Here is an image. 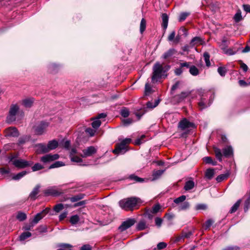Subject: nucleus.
Here are the masks:
<instances>
[{"label":"nucleus","instance_id":"69168bd1","mask_svg":"<svg viewBox=\"0 0 250 250\" xmlns=\"http://www.w3.org/2000/svg\"><path fill=\"white\" fill-rule=\"evenodd\" d=\"M162 222H163V220L162 218H161L160 217H156L155 218V225L158 227L159 228L161 226Z\"/></svg>","mask_w":250,"mask_h":250},{"label":"nucleus","instance_id":"393cba45","mask_svg":"<svg viewBox=\"0 0 250 250\" xmlns=\"http://www.w3.org/2000/svg\"><path fill=\"white\" fill-rule=\"evenodd\" d=\"M47 146L50 151L52 150L55 149L58 147V142L55 140L50 141L47 144Z\"/></svg>","mask_w":250,"mask_h":250},{"label":"nucleus","instance_id":"e433bc0d","mask_svg":"<svg viewBox=\"0 0 250 250\" xmlns=\"http://www.w3.org/2000/svg\"><path fill=\"white\" fill-rule=\"evenodd\" d=\"M164 170H158L154 171L152 173V177L153 180H156L159 178L164 173Z\"/></svg>","mask_w":250,"mask_h":250},{"label":"nucleus","instance_id":"bf43d9fd","mask_svg":"<svg viewBox=\"0 0 250 250\" xmlns=\"http://www.w3.org/2000/svg\"><path fill=\"white\" fill-rule=\"evenodd\" d=\"M63 208H64V207H63V204L60 203V204H58L56 205L54 207V208L53 209H54V210L55 211H56V212H59L61 210H62Z\"/></svg>","mask_w":250,"mask_h":250},{"label":"nucleus","instance_id":"774afa93","mask_svg":"<svg viewBox=\"0 0 250 250\" xmlns=\"http://www.w3.org/2000/svg\"><path fill=\"white\" fill-rule=\"evenodd\" d=\"M239 248L236 246H228L222 250H239Z\"/></svg>","mask_w":250,"mask_h":250},{"label":"nucleus","instance_id":"13d9d810","mask_svg":"<svg viewBox=\"0 0 250 250\" xmlns=\"http://www.w3.org/2000/svg\"><path fill=\"white\" fill-rule=\"evenodd\" d=\"M186 199V196L185 195H182L176 199H174V202L176 204H179L184 202Z\"/></svg>","mask_w":250,"mask_h":250},{"label":"nucleus","instance_id":"4be33fe9","mask_svg":"<svg viewBox=\"0 0 250 250\" xmlns=\"http://www.w3.org/2000/svg\"><path fill=\"white\" fill-rule=\"evenodd\" d=\"M176 52L177 51L175 49L170 48L163 54L162 58L164 59H167L171 57L173 55L176 54Z\"/></svg>","mask_w":250,"mask_h":250},{"label":"nucleus","instance_id":"bb28decb","mask_svg":"<svg viewBox=\"0 0 250 250\" xmlns=\"http://www.w3.org/2000/svg\"><path fill=\"white\" fill-rule=\"evenodd\" d=\"M195 184L193 181L189 180L186 182L184 186V189L186 190H189L194 187Z\"/></svg>","mask_w":250,"mask_h":250},{"label":"nucleus","instance_id":"7ed1b4c3","mask_svg":"<svg viewBox=\"0 0 250 250\" xmlns=\"http://www.w3.org/2000/svg\"><path fill=\"white\" fill-rule=\"evenodd\" d=\"M213 150L215 155V157L219 162L222 161L223 154L220 148L216 146L213 147ZM223 155L226 157L230 156L233 153L232 148L230 146H227L223 149Z\"/></svg>","mask_w":250,"mask_h":250},{"label":"nucleus","instance_id":"f704fd0d","mask_svg":"<svg viewBox=\"0 0 250 250\" xmlns=\"http://www.w3.org/2000/svg\"><path fill=\"white\" fill-rule=\"evenodd\" d=\"M159 103H160L159 100H155L154 104L153 103H152L151 102L149 101V102H147V103L146 104V107L148 108H150V109H153V108H155V107H156L159 104Z\"/></svg>","mask_w":250,"mask_h":250},{"label":"nucleus","instance_id":"6ab92c4d","mask_svg":"<svg viewBox=\"0 0 250 250\" xmlns=\"http://www.w3.org/2000/svg\"><path fill=\"white\" fill-rule=\"evenodd\" d=\"M162 26L164 30L167 27L168 22V17L166 13H163L162 15Z\"/></svg>","mask_w":250,"mask_h":250},{"label":"nucleus","instance_id":"2eb2a0df","mask_svg":"<svg viewBox=\"0 0 250 250\" xmlns=\"http://www.w3.org/2000/svg\"><path fill=\"white\" fill-rule=\"evenodd\" d=\"M59 158V155L58 154H49L41 157V160L42 162L46 163L57 160Z\"/></svg>","mask_w":250,"mask_h":250},{"label":"nucleus","instance_id":"680f3d73","mask_svg":"<svg viewBox=\"0 0 250 250\" xmlns=\"http://www.w3.org/2000/svg\"><path fill=\"white\" fill-rule=\"evenodd\" d=\"M85 132L89 135L90 136H93L96 132L95 129H92L91 128L88 127L85 129Z\"/></svg>","mask_w":250,"mask_h":250},{"label":"nucleus","instance_id":"a19ab883","mask_svg":"<svg viewBox=\"0 0 250 250\" xmlns=\"http://www.w3.org/2000/svg\"><path fill=\"white\" fill-rule=\"evenodd\" d=\"M128 178L131 180L134 181L135 182H143L144 181V179L143 178L139 177L134 174L129 175Z\"/></svg>","mask_w":250,"mask_h":250},{"label":"nucleus","instance_id":"79ce46f5","mask_svg":"<svg viewBox=\"0 0 250 250\" xmlns=\"http://www.w3.org/2000/svg\"><path fill=\"white\" fill-rule=\"evenodd\" d=\"M31 236V233L28 231L22 233L20 236V240L24 241Z\"/></svg>","mask_w":250,"mask_h":250},{"label":"nucleus","instance_id":"9d476101","mask_svg":"<svg viewBox=\"0 0 250 250\" xmlns=\"http://www.w3.org/2000/svg\"><path fill=\"white\" fill-rule=\"evenodd\" d=\"M136 222L134 218H130L123 222L121 225L119 227V229L121 231H123L132 226Z\"/></svg>","mask_w":250,"mask_h":250},{"label":"nucleus","instance_id":"423d86ee","mask_svg":"<svg viewBox=\"0 0 250 250\" xmlns=\"http://www.w3.org/2000/svg\"><path fill=\"white\" fill-rule=\"evenodd\" d=\"M13 158H10V160L12 161L13 165L18 168H24L31 166L33 163L31 161H27L23 159H19L13 161Z\"/></svg>","mask_w":250,"mask_h":250},{"label":"nucleus","instance_id":"c9c22d12","mask_svg":"<svg viewBox=\"0 0 250 250\" xmlns=\"http://www.w3.org/2000/svg\"><path fill=\"white\" fill-rule=\"evenodd\" d=\"M250 208V190L248 193V197L246 199L244 203V210L245 212H247Z\"/></svg>","mask_w":250,"mask_h":250},{"label":"nucleus","instance_id":"412c9836","mask_svg":"<svg viewBox=\"0 0 250 250\" xmlns=\"http://www.w3.org/2000/svg\"><path fill=\"white\" fill-rule=\"evenodd\" d=\"M38 148V151L41 153H45L49 151L47 145H46L43 144H38L37 145Z\"/></svg>","mask_w":250,"mask_h":250},{"label":"nucleus","instance_id":"052dcab7","mask_svg":"<svg viewBox=\"0 0 250 250\" xmlns=\"http://www.w3.org/2000/svg\"><path fill=\"white\" fill-rule=\"evenodd\" d=\"M59 68V65L55 64L52 63L49 65V69L50 72L54 73L55 72L56 70Z\"/></svg>","mask_w":250,"mask_h":250},{"label":"nucleus","instance_id":"3c124183","mask_svg":"<svg viewBox=\"0 0 250 250\" xmlns=\"http://www.w3.org/2000/svg\"><path fill=\"white\" fill-rule=\"evenodd\" d=\"M120 113L123 117L126 118L129 115V111L127 108L124 107L121 109Z\"/></svg>","mask_w":250,"mask_h":250},{"label":"nucleus","instance_id":"09e8293b","mask_svg":"<svg viewBox=\"0 0 250 250\" xmlns=\"http://www.w3.org/2000/svg\"><path fill=\"white\" fill-rule=\"evenodd\" d=\"M217 72L220 74V76L224 77L225 76L227 70L225 67H219L217 69Z\"/></svg>","mask_w":250,"mask_h":250},{"label":"nucleus","instance_id":"39448f33","mask_svg":"<svg viewBox=\"0 0 250 250\" xmlns=\"http://www.w3.org/2000/svg\"><path fill=\"white\" fill-rule=\"evenodd\" d=\"M20 109L19 106L17 104H12L10 106L9 114L6 117V122L10 123L16 120V115Z\"/></svg>","mask_w":250,"mask_h":250},{"label":"nucleus","instance_id":"dca6fc26","mask_svg":"<svg viewBox=\"0 0 250 250\" xmlns=\"http://www.w3.org/2000/svg\"><path fill=\"white\" fill-rule=\"evenodd\" d=\"M211 101L210 100H207L206 98L202 97L198 103L199 108L200 110H202L208 107L211 104Z\"/></svg>","mask_w":250,"mask_h":250},{"label":"nucleus","instance_id":"c756f323","mask_svg":"<svg viewBox=\"0 0 250 250\" xmlns=\"http://www.w3.org/2000/svg\"><path fill=\"white\" fill-rule=\"evenodd\" d=\"M147 228L146 222L144 220L140 221L137 226V229L138 230H143Z\"/></svg>","mask_w":250,"mask_h":250},{"label":"nucleus","instance_id":"6e6d98bb","mask_svg":"<svg viewBox=\"0 0 250 250\" xmlns=\"http://www.w3.org/2000/svg\"><path fill=\"white\" fill-rule=\"evenodd\" d=\"M101 125V122L99 120L95 119V120L91 123L92 127L97 129Z\"/></svg>","mask_w":250,"mask_h":250},{"label":"nucleus","instance_id":"ea45409f","mask_svg":"<svg viewBox=\"0 0 250 250\" xmlns=\"http://www.w3.org/2000/svg\"><path fill=\"white\" fill-rule=\"evenodd\" d=\"M16 218L20 221H23L26 219L27 216L25 213L19 211L18 212Z\"/></svg>","mask_w":250,"mask_h":250},{"label":"nucleus","instance_id":"c85d7f7f","mask_svg":"<svg viewBox=\"0 0 250 250\" xmlns=\"http://www.w3.org/2000/svg\"><path fill=\"white\" fill-rule=\"evenodd\" d=\"M229 176V172H227L225 174H220V175H218L216 178V180L217 181V182L219 183V182H221L223 181V180L227 179Z\"/></svg>","mask_w":250,"mask_h":250},{"label":"nucleus","instance_id":"0eeeda50","mask_svg":"<svg viewBox=\"0 0 250 250\" xmlns=\"http://www.w3.org/2000/svg\"><path fill=\"white\" fill-rule=\"evenodd\" d=\"M49 123L44 121H42L39 124L34 126V132L36 134L41 135L45 131L46 128L48 126Z\"/></svg>","mask_w":250,"mask_h":250},{"label":"nucleus","instance_id":"7c9ffc66","mask_svg":"<svg viewBox=\"0 0 250 250\" xmlns=\"http://www.w3.org/2000/svg\"><path fill=\"white\" fill-rule=\"evenodd\" d=\"M204 162L208 164H211L212 166L217 165V162L213 161L211 157L207 156L203 158Z\"/></svg>","mask_w":250,"mask_h":250},{"label":"nucleus","instance_id":"f8f14e48","mask_svg":"<svg viewBox=\"0 0 250 250\" xmlns=\"http://www.w3.org/2000/svg\"><path fill=\"white\" fill-rule=\"evenodd\" d=\"M50 208H46L41 212L37 213L34 217L32 222L36 224H37L43 217H44L49 211Z\"/></svg>","mask_w":250,"mask_h":250},{"label":"nucleus","instance_id":"ddd939ff","mask_svg":"<svg viewBox=\"0 0 250 250\" xmlns=\"http://www.w3.org/2000/svg\"><path fill=\"white\" fill-rule=\"evenodd\" d=\"M5 136L7 137H17L19 136V132L15 127H9L5 130Z\"/></svg>","mask_w":250,"mask_h":250},{"label":"nucleus","instance_id":"f257e3e1","mask_svg":"<svg viewBox=\"0 0 250 250\" xmlns=\"http://www.w3.org/2000/svg\"><path fill=\"white\" fill-rule=\"evenodd\" d=\"M170 66L169 65H163L159 62H156L153 66V72L151 77V81L153 83L157 82L158 80L160 79L164 75L166 76V73L170 69Z\"/></svg>","mask_w":250,"mask_h":250},{"label":"nucleus","instance_id":"a878e982","mask_svg":"<svg viewBox=\"0 0 250 250\" xmlns=\"http://www.w3.org/2000/svg\"><path fill=\"white\" fill-rule=\"evenodd\" d=\"M202 42V39L199 37H194L190 42V46L191 47L195 45L201 44Z\"/></svg>","mask_w":250,"mask_h":250},{"label":"nucleus","instance_id":"4468645a","mask_svg":"<svg viewBox=\"0 0 250 250\" xmlns=\"http://www.w3.org/2000/svg\"><path fill=\"white\" fill-rule=\"evenodd\" d=\"M41 186L40 184L37 185L29 195L28 198L31 200L35 201L38 197Z\"/></svg>","mask_w":250,"mask_h":250},{"label":"nucleus","instance_id":"9b49d317","mask_svg":"<svg viewBox=\"0 0 250 250\" xmlns=\"http://www.w3.org/2000/svg\"><path fill=\"white\" fill-rule=\"evenodd\" d=\"M190 94L189 92H182L180 94L174 96L172 98V101L175 104L180 103L184 101Z\"/></svg>","mask_w":250,"mask_h":250},{"label":"nucleus","instance_id":"603ef678","mask_svg":"<svg viewBox=\"0 0 250 250\" xmlns=\"http://www.w3.org/2000/svg\"><path fill=\"white\" fill-rule=\"evenodd\" d=\"M235 21L238 22L242 20V18L241 16V12L240 10H239L234 16L233 18Z\"/></svg>","mask_w":250,"mask_h":250},{"label":"nucleus","instance_id":"5fc2aeb1","mask_svg":"<svg viewBox=\"0 0 250 250\" xmlns=\"http://www.w3.org/2000/svg\"><path fill=\"white\" fill-rule=\"evenodd\" d=\"M154 213L152 212L150 209H147L145 211L144 213V215L146 217H147L149 219H152L153 217Z\"/></svg>","mask_w":250,"mask_h":250},{"label":"nucleus","instance_id":"de8ad7c7","mask_svg":"<svg viewBox=\"0 0 250 250\" xmlns=\"http://www.w3.org/2000/svg\"><path fill=\"white\" fill-rule=\"evenodd\" d=\"M80 218L78 215H72L70 219V222L72 225H76L79 221Z\"/></svg>","mask_w":250,"mask_h":250},{"label":"nucleus","instance_id":"72a5a7b5","mask_svg":"<svg viewBox=\"0 0 250 250\" xmlns=\"http://www.w3.org/2000/svg\"><path fill=\"white\" fill-rule=\"evenodd\" d=\"M190 74L193 76H197L199 74L198 69L194 65H191L189 69Z\"/></svg>","mask_w":250,"mask_h":250},{"label":"nucleus","instance_id":"473e14b6","mask_svg":"<svg viewBox=\"0 0 250 250\" xmlns=\"http://www.w3.org/2000/svg\"><path fill=\"white\" fill-rule=\"evenodd\" d=\"M84 194L80 193L69 198L71 202H75L83 198Z\"/></svg>","mask_w":250,"mask_h":250},{"label":"nucleus","instance_id":"6e6552de","mask_svg":"<svg viewBox=\"0 0 250 250\" xmlns=\"http://www.w3.org/2000/svg\"><path fill=\"white\" fill-rule=\"evenodd\" d=\"M43 193L45 196H57L62 193V192L61 190H59L56 187H49L44 190Z\"/></svg>","mask_w":250,"mask_h":250},{"label":"nucleus","instance_id":"49530a36","mask_svg":"<svg viewBox=\"0 0 250 250\" xmlns=\"http://www.w3.org/2000/svg\"><path fill=\"white\" fill-rule=\"evenodd\" d=\"M190 15L189 12H182L181 13L179 17V21L181 22L183 21L186 20V19L187 18L188 16Z\"/></svg>","mask_w":250,"mask_h":250},{"label":"nucleus","instance_id":"e2e57ef3","mask_svg":"<svg viewBox=\"0 0 250 250\" xmlns=\"http://www.w3.org/2000/svg\"><path fill=\"white\" fill-rule=\"evenodd\" d=\"M213 223V221L211 219H208L207 221H206L204 224V227L205 229H209Z\"/></svg>","mask_w":250,"mask_h":250},{"label":"nucleus","instance_id":"f3484780","mask_svg":"<svg viewBox=\"0 0 250 250\" xmlns=\"http://www.w3.org/2000/svg\"><path fill=\"white\" fill-rule=\"evenodd\" d=\"M194 125L193 124L188 121L186 119H184L181 121L178 126L182 130H184L187 128L192 127Z\"/></svg>","mask_w":250,"mask_h":250},{"label":"nucleus","instance_id":"a18cd8bd","mask_svg":"<svg viewBox=\"0 0 250 250\" xmlns=\"http://www.w3.org/2000/svg\"><path fill=\"white\" fill-rule=\"evenodd\" d=\"M146 28V21L145 19L143 18L141 20L140 26V31L141 34L144 32Z\"/></svg>","mask_w":250,"mask_h":250},{"label":"nucleus","instance_id":"4d7b16f0","mask_svg":"<svg viewBox=\"0 0 250 250\" xmlns=\"http://www.w3.org/2000/svg\"><path fill=\"white\" fill-rule=\"evenodd\" d=\"M181 83V81H177L174 84H173L171 88V93L173 94L174 92V91L179 88L180 87V85Z\"/></svg>","mask_w":250,"mask_h":250},{"label":"nucleus","instance_id":"a211bd4d","mask_svg":"<svg viewBox=\"0 0 250 250\" xmlns=\"http://www.w3.org/2000/svg\"><path fill=\"white\" fill-rule=\"evenodd\" d=\"M34 102L33 98H26L22 101V104L26 108H30L32 106Z\"/></svg>","mask_w":250,"mask_h":250},{"label":"nucleus","instance_id":"cd10ccee","mask_svg":"<svg viewBox=\"0 0 250 250\" xmlns=\"http://www.w3.org/2000/svg\"><path fill=\"white\" fill-rule=\"evenodd\" d=\"M242 202L241 199H239L231 208L229 210V212L230 213H233L237 211L239 207L240 206V205Z\"/></svg>","mask_w":250,"mask_h":250},{"label":"nucleus","instance_id":"2f4dec72","mask_svg":"<svg viewBox=\"0 0 250 250\" xmlns=\"http://www.w3.org/2000/svg\"><path fill=\"white\" fill-rule=\"evenodd\" d=\"M27 173L26 171H22L14 175L12 177V179L14 180H19L24 176Z\"/></svg>","mask_w":250,"mask_h":250},{"label":"nucleus","instance_id":"20e7f679","mask_svg":"<svg viewBox=\"0 0 250 250\" xmlns=\"http://www.w3.org/2000/svg\"><path fill=\"white\" fill-rule=\"evenodd\" d=\"M131 142V139L125 138L121 141V142L116 145V148L112 152L116 154H123L126 151V145Z\"/></svg>","mask_w":250,"mask_h":250},{"label":"nucleus","instance_id":"aec40b11","mask_svg":"<svg viewBox=\"0 0 250 250\" xmlns=\"http://www.w3.org/2000/svg\"><path fill=\"white\" fill-rule=\"evenodd\" d=\"M194 232L193 230H184L182 231L181 235L179 236V239H185V238H189L190 236L193 234Z\"/></svg>","mask_w":250,"mask_h":250},{"label":"nucleus","instance_id":"4c0bfd02","mask_svg":"<svg viewBox=\"0 0 250 250\" xmlns=\"http://www.w3.org/2000/svg\"><path fill=\"white\" fill-rule=\"evenodd\" d=\"M150 210L152 212L155 214L159 212H161L162 210L161 209V206L159 204H156L154 206H153Z\"/></svg>","mask_w":250,"mask_h":250},{"label":"nucleus","instance_id":"338daca9","mask_svg":"<svg viewBox=\"0 0 250 250\" xmlns=\"http://www.w3.org/2000/svg\"><path fill=\"white\" fill-rule=\"evenodd\" d=\"M167 244L165 242H160L157 244V248L158 250H162L166 248Z\"/></svg>","mask_w":250,"mask_h":250},{"label":"nucleus","instance_id":"864d4df0","mask_svg":"<svg viewBox=\"0 0 250 250\" xmlns=\"http://www.w3.org/2000/svg\"><path fill=\"white\" fill-rule=\"evenodd\" d=\"M43 168V166L40 163H36L32 167L33 171H36L41 170Z\"/></svg>","mask_w":250,"mask_h":250},{"label":"nucleus","instance_id":"b1692460","mask_svg":"<svg viewBox=\"0 0 250 250\" xmlns=\"http://www.w3.org/2000/svg\"><path fill=\"white\" fill-rule=\"evenodd\" d=\"M146 112V110L145 107L143 108H136L135 109L134 114L138 117V119H140Z\"/></svg>","mask_w":250,"mask_h":250},{"label":"nucleus","instance_id":"1a4fd4ad","mask_svg":"<svg viewBox=\"0 0 250 250\" xmlns=\"http://www.w3.org/2000/svg\"><path fill=\"white\" fill-rule=\"evenodd\" d=\"M97 149L94 146H90L82 150V153L81 156L83 158H86L92 156L96 153Z\"/></svg>","mask_w":250,"mask_h":250},{"label":"nucleus","instance_id":"58836bf2","mask_svg":"<svg viewBox=\"0 0 250 250\" xmlns=\"http://www.w3.org/2000/svg\"><path fill=\"white\" fill-rule=\"evenodd\" d=\"M153 92V90L148 83H146L145 84V94L146 95H149Z\"/></svg>","mask_w":250,"mask_h":250},{"label":"nucleus","instance_id":"0e129e2a","mask_svg":"<svg viewBox=\"0 0 250 250\" xmlns=\"http://www.w3.org/2000/svg\"><path fill=\"white\" fill-rule=\"evenodd\" d=\"M207 208V205L204 204H197L195 207V209L196 210H205Z\"/></svg>","mask_w":250,"mask_h":250},{"label":"nucleus","instance_id":"c03bdc74","mask_svg":"<svg viewBox=\"0 0 250 250\" xmlns=\"http://www.w3.org/2000/svg\"><path fill=\"white\" fill-rule=\"evenodd\" d=\"M63 166H64V164L62 162L56 161L55 163H54L53 164H52V165H51L49 166V168L51 169V168H56V167H59Z\"/></svg>","mask_w":250,"mask_h":250},{"label":"nucleus","instance_id":"8fccbe9b","mask_svg":"<svg viewBox=\"0 0 250 250\" xmlns=\"http://www.w3.org/2000/svg\"><path fill=\"white\" fill-rule=\"evenodd\" d=\"M189 203L188 202H184L183 203H182L179 206V210H186L189 208Z\"/></svg>","mask_w":250,"mask_h":250},{"label":"nucleus","instance_id":"5701e85b","mask_svg":"<svg viewBox=\"0 0 250 250\" xmlns=\"http://www.w3.org/2000/svg\"><path fill=\"white\" fill-rule=\"evenodd\" d=\"M214 174V169L212 168L207 169L205 172V177L208 180L212 179Z\"/></svg>","mask_w":250,"mask_h":250},{"label":"nucleus","instance_id":"f03ea898","mask_svg":"<svg viewBox=\"0 0 250 250\" xmlns=\"http://www.w3.org/2000/svg\"><path fill=\"white\" fill-rule=\"evenodd\" d=\"M140 203V199L136 197L125 198L119 202V206L125 210H132Z\"/></svg>","mask_w":250,"mask_h":250},{"label":"nucleus","instance_id":"37998d69","mask_svg":"<svg viewBox=\"0 0 250 250\" xmlns=\"http://www.w3.org/2000/svg\"><path fill=\"white\" fill-rule=\"evenodd\" d=\"M204 60L206 64V65L208 67L210 66V62L209 61L210 55L207 52H205L203 54Z\"/></svg>","mask_w":250,"mask_h":250}]
</instances>
